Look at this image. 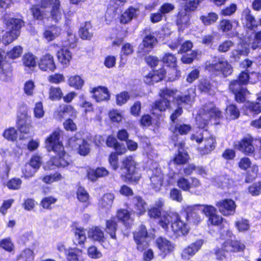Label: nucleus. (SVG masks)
<instances>
[{
    "mask_svg": "<svg viewBox=\"0 0 261 261\" xmlns=\"http://www.w3.org/2000/svg\"><path fill=\"white\" fill-rule=\"evenodd\" d=\"M62 130L58 128L54 130L44 140L45 147L48 152H53L55 155L51 156L47 163L50 169L64 168L71 163L69 155L65 149L62 142L60 140Z\"/></svg>",
    "mask_w": 261,
    "mask_h": 261,
    "instance_id": "f257e3e1",
    "label": "nucleus"
},
{
    "mask_svg": "<svg viewBox=\"0 0 261 261\" xmlns=\"http://www.w3.org/2000/svg\"><path fill=\"white\" fill-rule=\"evenodd\" d=\"M133 236L136 249L141 252L144 251L143 260L150 261L153 258V252L152 249H148L150 246V237L146 227L141 224L138 229L133 232Z\"/></svg>",
    "mask_w": 261,
    "mask_h": 261,
    "instance_id": "f03ea898",
    "label": "nucleus"
},
{
    "mask_svg": "<svg viewBox=\"0 0 261 261\" xmlns=\"http://www.w3.org/2000/svg\"><path fill=\"white\" fill-rule=\"evenodd\" d=\"M106 144L107 147L114 150L109 153L108 161L111 168L116 171L119 167L118 156L122 155L127 152L126 147L123 143L118 142L116 138L112 135L107 136Z\"/></svg>",
    "mask_w": 261,
    "mask_h": 261,
    "instance_id": "7ed1b4c3",
    "label": "nucleus"
},
{
    "mask_svg": "<svg viewBox=\"0 0 261 261\" xmlns=\"http://www.w3.org/2000/svg\"><path fill=\"white\" fill-rule=\"evenodd\" d=\"M137 164L132 155L124 157L121 161L120 174L122 180L127 184H137L141 178L137 169Z\"/></svg>",
    "mask_w": 261,
    "mask_h": 261,
    "instance_id": "20e7f679",
    "label": "nucleus"
},
{
    "mask_svg": "<svg viewBox=\"0 0 261 261\" xmlns=\"http://www.w3.org/2000/svg\"><path fill=\"white\" fill-rule=\"evenodd\" d=\"M22 22L21 19L15 18H10L6 20L5 24L9 30L2 36V40L4 45L9 44L17 38L20 34Z\"/></svg>",
    "mask_w": 261,
    "mask_h": 261,
    "instance_id": "39448f33",
    "label": "nucleus"
},
{
    "mask_svg": "<svg viewBox=\"0 0 261 261\" xmlns=\"http://www.w3.org/2000/svg\"><path fill=\"white\" fill-rule=\"evenodd\" d=\"M249 47L253 49L261 47V31L254 33L249 43L242 42L239 44L237 49L231 52V57L237 60L241 56L247 55L249 52Z\"/></svg>",
    "mask_w": 261,
    "mask_h": 261,
    "instance_id": "423d86ee",
    "label": "nucleus"
},
{
    "mask_svg": "<svg viewBox=\"0 0 261 261\" xmlns=\"http://www.w3.org/2000/svg\"><path fill=\"white\" fill-rule=\"evenodd\" d=\"M221 112L213 103L205 106L200 110L199 114L196 117V124L200 128H204L211 118H219L221 117Z\"/></svg>",
    "mask_w": 261,
    "mask_h": 261,
    "instance_id": "0eeeda50",
    "label": "nucleus"
},
{
    "mask_svg": "<svg viewBox=\"0 0 261 261\" xmlns=\"http://www.w3.org/2000/svg\"><path fill=\"white\" fill-rule=\"evenodd\" d=\"M37 65L39 69L43 72H53L57 68L54 55L49 53H45L39 58Z\"/></svg>",
    "mask_w": 261,
    "mask_h": 261,
    "instance_id": "6e6552de",
    "label": "nucleus"
},
{
    "mask_svg": "<svg viewBox=\"0 0 261 261\" xmlns=\"http://www.w3.org/2000/svg\"><path fill=\"white\" fill-rule=\"evenodd\" d=\"M216 206L223 216L229 217L235 214L237 205L233 200L225 198L217 201Z\"/></svg>",
    "mask_w": 261,
    "mask_h": 261,
    "instance_id": "1a4fd4ad",
    "label": "nucleus"
},
{
    "mask_svg": "<svg viewBox=\"0 0 261 261\" xmlns=\"http://www.w3.org/2000/svg\"><path fill=\"white\" fill-rule=\"evenodd\" d=\"M147 203L143 199L142 196L135 195L131 198L126 206L132 208L134 214L140 217L143 215L146 212Z\"/></svg>",
    "mask_w": 261,
    "mask_h": 261,
    "instance_id": "9d476101",
    "label": "nucleus"
},
{
    "mask_svg": "<svg viewBox=\"0 0 261 261\" xmlns=\"http://www.w3.org/2000/svg\"><path fill=\"white\" fill-rule=\"evenodd\" d=\"M13 75L12 63L5 60V55L0 54V80L7 82L11 81Z\"/></svg>",
    "mask_w": 261,
    "mask_h": 261,
    "instance_id": "9b49d317",
    "label": "nucleus"
},
{
    "mask_svg": "<svg viewBox=\"0 0 261 261\" xmlns=\"http://www.w3.org/2000/svg\"><path fill=\"white\" fill-rule=\"evenodd\" d=\"M115 219L120 222L126 229H130L134 224V219L131 217V212L126 208H121L117 210Z\"/></svg>",
    "mask_w": 261,
    "mask_h": 261,
    "instance_id": "f8f14e48",
    "label": "nucleus"
},
{
    "mask_svg": "<svg viewBox=\"0 0 261 261\" xmlns=\"http://www.w3.org/2000/svg\"><path fill=\"white\" fill-rule=\"evenodd\" d=\"M90 93L92 94V97L97 102L110 99V93L108 88L105 86H98L93 87L90 90Z\"/></svg>",
    "mask_w": 261,
    "mask_h": 261,
    "instance_id": "ddd939ff",
    "label": "nucleus"
},
{
    "mask_svg": "<svg viewBox=\"0 0 261 261\" xmlns=\"http://www.w3.org/2000/svg\"><path fill=\"white\" fill-rule=\"evenodd\" d=\"M206 69L210 71H219L226 76L232 72L231 65L224 60H220L218 62L206 65Z\"/></svg>",
    "mask_w": 261,
    "mask_h": 261,
    "instance_id": "4468645a",
    "label": "nucleus"
},
{
    "mask_svg": "<svg viewBox=\"0 0 261 261\" xmlns=\"http://www.w3.org/2000/svg\"><path fill=\"white\" fill-rule=\"evenodd\" d=\"M56 56L59 63L63 68L69 67L72 60V52L65 46L62 47L56 53Z\"/></svg>",
    "mask_w": 261,
    "mask_h": 261,
    "instance_id": "2eb2a0df",
    "label": "nucleus"
},
{
    "mask_svg": "<svg viewBox=\"0 0 261 261\" xmlns=\"http://www.w3.org/2000/svg\"><path fill=\"white\" fill-rule=\"evenodd\" d=\"M203 244V241L198 240L185 248L181 254L182 259L185 261L189 260L200 250Z\"/></svg>",
    "mask_w": 261,
    "mask_h": 261,
    "instance_id": "dca6fc26",
    "label": "nucleus"
},
{
    "mask_svg": "<svg viewBox=\"0 0 261 261\" xmlns=\"http://www.w3.org/2000/svg\"><path fill=\"white\" fill-rule=\"evenodd\" d=\"M242 84L238 80L232 81L229 85V89L235 95V98L238 102H243L245 97L249 94V92L246 89L242 88Z\"/></svg>",
    "mask_w": 261,
    "mask_h": 261,
    "instance_id": "f3484780",
    "label": "nucleus"
},
{
    "mask_svg": "<svg viewBox=\"0 0 261 261\" xmlns=\"http://www.w3.org/2000/svg\"><path fill=\"white\" fill-rule=\"evenodd\" d=\"M16 127L21 134H29L33 128L32 121L27 115L18 116L16 121Z\"/></svg>",
    "mask_w": 261,
    "mask_h": 261,
    "instance_id": "a211bd4d",
    "label": "nucleus"
},
{
    "mask_svg": "<svg viewBox=\"0 0 261 261\" xmlns=\"http://www.w3.org/2000/svg\"><path fill=\"white\" fill-rule=\"evenodd\" d=\"M109 171L105 167H100L95 169L89 168L86 171V177L90 181L95 182L97 179L108 176Z\"/></svg>",
    "mask_w": 261,
    "mask_h": 261,
    "instance_id": "6ab92c4d",
    "label": "nucleus"
},
{
    "mask_svg": "<svg viewBox=\"0 0 261 261\" xmlns=\"http://www.w3.org/2000/svg\"><path fill=\"white\" fill-rule=\"evenodd\" d=\"M245 114L257 115L261 113V92L257 94L256 102H247L244 105Z\"/></svg>",
    "mask_w": 261,
    "mask_h": 261,
    "instance_id": "aec40b11",
    "label": "nucleus"
},
{
    "mask_svg": "<svg viewBox=\"0 0 261 261\" xmlns=\"http://www.w3.org/2000/svg\"><path fill=\"white\" fill-rule=\"evenodd\" d=\"M163 79V69L152 70L144 77V82L148 85H153Z\"/></svg>",
    "mask_w": 261,
    "mask_h": 261,
    "instance_id": "412c9836",
    "label": "nucleus"
},
{
    "mask_svg": "<svg viewBox=\"0 0 261 261\" xmlns=\"http://www.w3.org/2000/svg\"><path fill=\"white\" fill-rule=\"evenodd\" d=\"M66 261H84L83 251L76 247H69L66 251Z\"/></svg>",
    "mask_w": 261,
    "mask_h": 261,
    "instance_id": "4be33fe9",
    "label": "nucleus"
},
{
    "mask_svg": "<svg viewBox=\"0 0 261 261\" xmlns=\"http://www.w3.org/2000/svg\"><path fill=\"white\" fill-rule=\"evenodd\" d=\"M182 208L187 213V219L189 220L192 221L195 224L199 223L202 220L201 216L195 212L196 210L199 208L198 204L183 205Z\"/></svg>",
    "mask_w": 261,
    "mask_h": 261,
    "instance_id": "5701e85b",
    "label": "nucleus"
},
{
    "mask_svg": "<svg viewBox=\"0 0 261 261\" xmlns=\"http://www.w3.org/2000/svg\"><path fill=\"white\" fill-rule=\"evenodd\" d=\"M50 16L52 20L58 22L62 19L63 9L60 0H54L50 10Z\"/></svg>",
    "mask_w": 261,
    "mask_h": 261,
    "instance_id": "b1692460",
    "label": "nucleus"
},
{
    "mask_svg": "<svg viewBox=\"0 0 261 261\" xmlns=\"http://www.w3.org/2000/svg\"><path fill=\"white\" fill-rule=\"evenodd\" d=\"M88 236L92 241L100 244L104 243L106 240L103 230L98 226L90 228L88 231Z\"/></svg>",
    "mask_w": 261,
    "mask_h": 261,
    "instance_id": "393cba45",
    "label": "nucleus"
},
{
    "mask_svg": "<svg viewBox=\"0 0 261 261\" xmlns=\"http://www.w3.org/2000/svg\"><path fill=\"white\" fill-rule=\"evenodd\" d=\"M61 33V28L55 24L48 26L43 33V37L48 41L54 40Z\"/></svg>",
    "mask_w": 261,
    "mask_h": 261,
    "instance_id": "a878e982",
    "label": "nucleus"
},
{
    "mask_svg": "<svg viewBox=\"0 0 261 261\" xmlns=\"http://www.w3.org/2000/svg\"><path fill=\"white\" fill-rule=\"evenodd\" d=\"M138 10V8H134L133 6L128 7L120 15L119 17L120 23L123 24L129 23L137 16V12Z\"/></svg>",
    "mask_w": 261,
    "mask_h": 261,
    "instance_id": "bb28decb",
    "label": "nucleus"
},
{
    "mask_svg": "<svg viewBox=\"0 0 261 261\" xmlns=\"http://www.w3.org/2000/svg\"><path fill=\"white\" fill-rule=\"evenodd\" d=\"M190 14L186 9L180 11L177 18V25L179 31H183L190 25Z\"/></svg>",
    "mask_w": 261,
    "mask_h": 261,
    "instance_id": "cd10ccee",
    "label": "nucleus"
},
{
    "mask_svg": "<svg viewBox=\"0 0 261 261\" xmlns=\"http://www.w3.org/2000/svg\"><path fill=\"white\" fill-rule=\"evenodd\" d=\"M118 229V224L115 219V217L112 216L109 219L106 220L105 230L106 232L110 235V238L116 240L117 238L116 232Z\"/></svg>",
    "mask_w": 261,
    "mask_h": 261,
    "instance_id": "c85d7f7f",
    "label": "nucleus"
},
{
    "mask_svg": "<svg viewBox=\"0 0 261 261\" xmlns=\"http://www.w3.org/2000/svg\"><path fill=\"white\" fill-rule=\"evenodd\" d=\"M22 62L25 70L34 71L37 65L36 57L31 53H27L23 55Z\"/></svg>",
    "mask_w": 261,
    "mask_h": 261,
    "instance_id": "c756f323",
    "label": "nucleus"
},
{
    "mask_svg": "<svg viewBox=\"0 0 261 261\" xmlns=\"http://www.w3.org/2000/svg\"><path fill=\"white\" fill-rule=\"evenodd\" d=\"M171 228L174 233L179 236L187 234L189 230L188 225L181 221L179 216L178 220L171 224Z\"/></svg>",
    "mask_w": 261,
    "mask_h": 261,
    "instance_id": "7c9ffc66",
    "label": "nucleus"
},
{
    "mask_svg": "<svg viewBox=\"0 0 261 261\" xmlns=\"http://www.w3.org/2000/svg\"><path fill=\"white\" fill-rule=\"evenodd\" d=\"M252 139L250 137L244 138L238 145V149L246 154L253 153L254 148L252 144Z\"/></svg>",
    "mask_w": 261,
    "mask_h": 261,
    "instance_id": "2f4dec72",
    "label": "nucleus"
},
{
    "mask_svg": "<svg viewBox=\"0 0 261 261\" xmlns=\"http://www.w3.org/2000/svg\"><path fill=\"white\" fill-rule=\"evenodd\" d=\"M150 186L155 191L161 190L163 182V174L156 169L150 178Z\"/></svg>",
    "mask_w": 261,
    "mask_h": 261,
    "instance_id": "473e14b6",
    "label": "nucleus"
},
{
    "mask_svg": "<svg viewBox=\"0 0 261 261\" xmlns=\"http://www.w3.org/2000/svg\"><path fill=\"white\" fill-rule=\"evenodd\" d=\"M184 143L181 142L178 144V153L174 159V162L177 164H185L189 159V155L184 149Z\"/></svg>",
    "mask_w": 261,
    "mask_h": 261,
    "instance_id": "72a5a7b5",
    "label": "nucleus"
},
{
    "mask_svg": "<svg viewBox=\"0 0 261 261\" xmlns=\"http://www.w3.org/2000/svg\"><path fill=\"white\" fill-rule=\"evenodd\" d=\"M223 248L226 252H238L243 251L245 245L238 241L231 239L229 242H223Z\"/></svg>",
    "mask_w": 261,
    "mask_h": 261,
    "instance_id": "f704fd0d",
    "label": "nucleus"
},
{
    "mask_svg": "<svg viewBox=\"0 0 261 261\" xmlns=\"http://www.w3.org/2000/svg\"><path fill=\"white\" fill-rule=\"evenodd\" d=\"M216 144V140L213 137L205 138L203 140V146L199 147V151L202 154H208L215 149Z\"/></svg>",
    "mask_w": 261,
    "mask_h": 261,
    "instance_id": "c9c22d12",
    "label": "nucleus"
},
{
    "mask_svg": "<svg viewBox=\"0 0 261 261\" xmlns=\"http://www.w3.org/2000/svg\"><path fill=\"white\" fill-rule=\"evenodd\" d=\"M76 197L78 200L86 206L90 204V195L85 187L79 186L76 191Z\"/></svg>",
    "mask_w": 261,
    "mask_h": 261,
    "instance_id": "e433bc0d",
    "label": "nucleus"
},
{
    "mask_svg": "<svg viewBox=\"0 0 261 261\" xmlns=\"http://www.w3.org/2000/svg\"><path fill=\"white\" fill-rule=\"evenodd\" d=\"M242 17L245 19V23L247 28L253 30L257 27L256 21L254 17L251 15V11L248 8L244 10Z\"/></svg>",
    "mask_w": 261,
    "mask_h": 261,
    "instance_id": "4c0bfd02",
    "label": "nucleus"
},
{
    "mask_svg": "<svg viewBox=\"0 0 261 261\" xmlns=\"http://www.w3.org/2000/svg\"><path fill=\"white\" fill-rule=\"evenodd\" d=\"M163 205V202L159 199L156 202L155 206L151 207L148 211V215L150 218L154 219H160L162 215V207Z\"/></svg>",
    "mask_w": 261,
    "mask_h": 261,
    "instance_id": "58836bf2",
    "label": "nucleus"
},
{
    "mask_svg": "<svg viewBox=\"0 0 261 261\" xmlns=\"http://www.w3.org/2000/svg\"><path fill=\"white\" fill-rule=\"evenodd\" d=\"M60 109L57 111V115L60 118H63L65 114H68L70 116L75 118L77 111L73 107L70 105H63V107H60Z\"/></svg>",
    "mask_w": 261,
    "mask_h": 261,
    "instance_id": "ea45409f",
    "label": "nucleus"
},
{
    "mask_svg": "<svg viewBox=\"0 0 261 261\" xmlns=\"http://www.w3.org/2000/svg\"><path fill=\"white\" fill-rule=\"evenodd\" d=\"M23 51L22 47L20 45L14 46L11 49L6 52L4 50L5 60L7 59V57L9 59L15 60L19 58L22 55Z\"/></svg>",
    "mask_w": 261,
    "mask_h": 261,
    "instance_id": "a19ab883",
    "label": "nucleus"
},
{
    "mask_svg": "<svg viewBox=\"0 0 261 261\" xmlns=\"http://www.w3.org/2000/svg\"><path fill=\"white\" fill-rule=\"evenodd\" d=\"M92 28L90 21L85 22L84 25L80 27L79 31V36L83 40H90L92 37V34L89 32V30Z\"/></svg>",
    "mask_w": 261,
    "mask_h": 261,
    "instance_id": "79ce46f5",
    "label": "nucleus"
},
{
    "mask_svg": "<svg viewBox=\"0 0 261 261\" xmlns=\"http://www.w3.org/2000/svg\"><path fill=\"white\" fill-rule=\"evenodd\" d=\"M84 84V80L78 75L70 76L68 79V85L77 90L81 89Z\"/></svg>",
    "mask_w": 261,
    "mask_h": 261,
    "instance_id": "37998d69",
    "label": "nucleus"
},
{
    "mask_svg": "<svg viewBox=\"0 0 261 261\" xmlns=\"http://www.w3.org/2000/svg\"><path fill=\"white\" fill-rule=\"evenodd\" d=\"M63 97V92L59 87H50L48 91V98L52 101H59Z\"/></svg>",
    "mask_w": 261,
    "mask_h": 261,
    "instance_id": "c03bdc74",
    "label": "nucleus"
},
{
    "mask_svg": "<svg viewBox=\"0 0 261 261\" xmlns=\"http://www.w3.org/2000/svg\"><path fill=\"white\" fill-rule=\"evenodd\" d=\"M35 254L32 250L25 248L16 257V259L21 261H33Z\"/></svg>",
    "mask_w": 261,
    "mask_h": 261,
    "instance_id": "a18cd8bd",
    "label": "nucleus"
},
{
    "mask_svg": "<svg viewBox=\"0 0 261 261\" xmlns=\"http://www.w3.org/2000/svg\"><path fill=\"white\" fill-rule=\"evenodd\" d=\"M218 19V15L214 12H211L200 17V20L205 25H210L216 22Z\"/></svg>",
    "mask_w": 261,
    "mask_h": 261,
    "instance_id": "49530a36",
    "label": "nucleus"
},
{
    "mask_svg": "<svg viewBox=\"0 0 261 261\" xmlns=\"http://www.w3.org/2000/svg\"><path fill=\"white\" fill-rule=\"evenodd\" d=\"M3 136L8 141L14 142L17 140L18 133L14 127H10L4 130Z\"/></svg>",
    "mask_w": 261,
    "mask_h": 261,
    "instance_id": "de8ad7c7",
    "label": "nucleus"
},
{
    "mask_svg": "<svg viewBox=\"0 0 261 261\" xmlns=\"http://www.w3.org/2000/svg\"><path fill=\"white\" fill-rule=\"evenodd\" d=\"M163 111V106L162 100H156L150 109L151 114L157 119H159L161 116Z\"/></svg>",
    "mask_w": 261,
    "mask_h": 261,
    "instance_id": "09e8293b",
    "label": "nucleus"
},
{
    "mask_svg": "<svg viewBox=\"0 0 261 261\" xmlns=\"http://www.w3.org/2000/svg\"><path fill=\"white\" fill-rule=\"evenodd\" d=\"M225 111L226 117L227 119L233 120L237 119L240 116V111L234 105L228 106Z\"/></svg>",
    "mask_w": 261,
    "mask_h": 261,
    "instance_id": "8fccbe9b",
    "label": "nucleus"
},
{
    "mask_svg": "<svg viewBox=\"0 0 261 261\" xmlns=\"http://www.w3.org/2000/svg\"><path fill=\"white\" fill-rule=\"evenodd\" d=\"M74 233L77 241V244L79 245H84L86 241L85 229L82 227H75Z\"/></svg>",
    "mask_w": 261,
    "mask_h": 261,
    "instance_id": "3c124183",
    "label": "nucleus"
},
{
    "mask_svg": "<svg viewBox=\"0 0 261 261\" xmlns=\"http://www.w3.org/2000/svg\"><path fill=\"white\" fill-rule=\"evenodd\" d=\"M114 199V195L111 193H106L103 195L99 201L101 207L109 208L111 207Z\"/></svg>",
    "mask_w": 261,
    "mask_h": 261,
    "instance_id": "603ef678",
    "label": "nucleus"
},
{
    "mask_svg": "<svg viewBox=\"0 0 261 261\" xmlns=\"http://www.w3.org/2000/svg\"><path fill=\"white\" fill-rule=\"evenodd\" d=\"M195 96V93L193 89L189 90V95H186L184 96L178 97L177 101L179 105L182 103L191 105L194 101Z\"/></svg>",
    "mask_w": 261,
    "mask_h": 261,
    "instance_id": "864d4df0",
    "label": "nucleus"
},
{
    "mask_svg": "<svg viewBox=\"0 0 261 261\" xmlns=\"http://www.w3.org/2000/svg\"><path fill=\"white\" fill-rule=\"evenodd\" d=\"M22 183V181L20 178L12 177L7 181L6 186L9 190H18L21 188Z\"/></svg>",
    "mask_w": 261,
    "mask_h": 261,
    "instance_id": "5fc2aeb1",
    "label": "nucleus"
},
{
    "mask_svg": "<svg viewBox=\"0 0 261 261\" xmlns=\"http://www.w3.org/2000/svg\"><path fill=\"white\" fill-rule=\"evenodd\" d=\"M57 201V198L50 196L43 197L40 201V205L44 209H52L51 205Z\"/></svg>",
    "mask_w": 261,
    "mask_h": 261,
    "instance_id": "6e6d98bb",
    "label": "nucleus"
},
{
    "mask_svg": "<svg viewBox=\"0 0 261 261\" xmlns=\"http://www.w3.org/2000/svg\"><path fill=\"white\" fill-rule=\"evenodd\" d=\"M157 43L156 38L152 35L145 36L143 39L142 44L145 48L151 49Z\"/></svg>",
    "mask_w": 261,
    "mask_h": 261,
    "instance_id": "4d7b16f0",
    "label": "nucleus"
},
{
    "mask_svg": "<svg viewBox=\"0 0 261 261\" xmlns=\"http://www.w3.org/2000/svg\"><path fill=\"white\" fill-rule=\"evenodd\" d=\"M47 81L51 84L58 85L64 82L65 81V77L63 73L57 72L48 75L47 77Z\"/></svg>",
    "mask_w": 261,
    "mask_h": 261,
    "instance_id": "13d9d810",
    "label": "nucleus"
},
{
    "mask_svg": "<svg viewBox=\"0 0 261 261\" xmlns=\"http://www.w3.org/2000/svg\"><path fill=\"white\" fill-rule=\"evenodd\" d=\"M76 150H77V152L82 156L88 155L90 153V148L87 140L83 139Z\"/></svg>",
    "mask_w": 261,
    "mask_h": 261,
    "instance_id": "bf43d9fd",
    "label": "nucleus"
},
{
    "mask_svg": "<svg viewBox=\"0 0 261 261\" xmlns=\"http://www.w3.org/2000/svg\"><path fill=\"white\" fill-rule=\"evenodd\" d=\"M130 98V95L127 91H124L116 96V103L118 106H121L126 103Z\"/></svg>",
    "mask_w": 261,
    "mask_h": 261,
    "instance_id": "052dcab7",
    "label": "nucleus"
},
{
    "mask_svg": "<svg viewBox=\"0 0 261 261\" xmlns=\"http://www.w3.org/2000/svg\"><path fill=\"white\" fill-rule=\"evenodd\" d=\"M198 89L201 91L208 93L210 94H213L214 91L213 87L210 84L209 81L205 79L200 80V83L198 85Z\"/></svg>",
    "mask_w": 261,
    "mask_h": 261,
    "instance_id": "680f3d73",
    "label": "nucleus"
},
{
    "mask_svg": "<svg viewBox=\"0 0 261 261\" xmlns=\"http://www.w3.org/2000/svg\"><path fill=\"white\" fill-rule=\"evenodd\" d=\"M201 212L208 218L216 213V208L213 205L207 204H198Z\"/></svg>",
    "mask_w": 261,
    "mask_h": 261,
    "instance_id": "e2e57ef3",
    "label": "nucleus"
},
{
    "mask_svg": "<svg viewBox=\"0 0 261 261\" xmlns=\"http://www.w3.org/2000/svg\"><path fill=\"white\" fill-rule=\"evenodd\" d=\"M176 58L171 54H166L164 57V63L167 64V66L171 67L172 72L176 74Z\"/></svg>",
    "mask_w": 261,
    "mask_h": 261,
    "instance_id": "0e129e2a",
    "label": "nucleus"
},
{
    "mask_svg": "<svg viewBox=\"0 0 261 261\" xmlns=\"http://www.w3.org/2000/svg\"><path fill=\"white\" fill-rule=\"evenodd\" d=\"M87 254L89 257L92 259L99 258L102 255L101 252L94 245H92L88 248Z\"/></svg>",
    "mask_w": 261,
    "mask_h": 261,
    "instance_id": "69168bd1",
    "label": "nucleus"
},
{
    "mask_svg": "<svg viewBox=\"0 0 261 261\" xmlns=\"http://www.w3.org/2000/svg\"><path fill=\"white\" fill-rule=\"evenodd\" d=\"M35 83L33 80H30L25 82L23 86L24 93L28 96H33L34 94Z\"/></svg>",
    "mask_w": 261,
    "mask_h": 261,
    "instance_id": "338daca9",
    "label": "nucleus"
},
{
    "mask_svg": "<svg viewBox=\"0 0 261 261\" xmlns=\"http://www.w3.org/2000/svg\"><path fill=\"white\" fill-rule=\"evenodd\" d=\"M232 28V22L229 20H221L218 25V29L223 32H227L230 31Z\"/></svg>",
    "mask_w": 261,
    "mask_h": 261,
    "instance_id": "774afa93",
    "label": "nucleus"
}]
</instances>
